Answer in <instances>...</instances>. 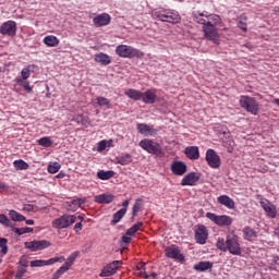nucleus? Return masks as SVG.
<instances>
[{
	"instance_id": "f257e3e1",
	"label": "nucleus",
	"mask_w": 279,
	"mask_h": 279,
	"mask_svg": "<svg viewBox=\"0 0 279 279\" xmlns=\"http://www.w3.org/2000/svg\"><path fill=\"white\" fill-rule=\"evenodd\" d=\"M196 23L203 25V32L205 38L209 39L216 45H219V32L217 25L221 23V17L218 14H208V12H203L195 15Z\"/></svg>"
},
{
	"instance_id": "f03ea898",
	"label": "nucleus",
	"mask_w": 279,
	"mask_h": 279,
	"mask_svg": "<svg viewBox=\"0 0 279 279\" xmlns=\"http://www.w3.org/2000/svg\"><path fill=\"white\" fill-rule=\"evenodd\" d=\"M216 246L220 252H229L232 255H242L241 242L239 235H236L234 231L228 233L226 240L219 236Z\"/></svg>"
},
{
	"instance_id": "7ed1b4c3",
	"label": "nucleus",
	"mask_w": 279,
	"mask_h": 279,
	"mask_svg": "<svg viewBox=\"0 0 279 279\" xmlns=\"http://www.w3.org/2000/svg\"><path fill=\"white\" fill-rule=\"evenodd\" d=\"M151 17L172 24L180 23L181 21L180 13L177 10L171 9H155L151 11Z\"/></svg>"
},
{
	"instance_id": "20e7f679",
	"label": "nucleus",
	"mask_w": 279,
	"mask_h": 279,
	"mask_svg": "<svg viewBox=\"0 0 279 279\" xmlns=\"http://www.w3.org/2000/svg\"><path fill=\"white\" fill-rule=\"evenodd\" d=\"M81 252L76 251L73 253H70V255L68 256V258L65 259L64 257V263L62 266H60L58 268L57 271H54L52 279H60L62 278V276L70 270V268H72V266L74 265L75 260L77 259V257L80 256Z\"/></svg>"
},
{
	"instance_id": "39448f33",
	"label": "nucleus",
	"mask_w": 279,
	"mask_h": 279,
	"mask_svg": "<svg viewBox=\"0 0 279 279\" xmlns=\"http://www.w3.org/2000/svg\"><path fill=\"white\" fill-rule=\"evenodd\" d=\"M116 53L120 58H141L144 56L137 48L131 47L130 45H118Z\"/></svg>"
},
{
	"instance_id": "423d86ee",
	"label": "nucleus",
	"mask_w": 279,
	"mask_h": 279,
	"mask_svg": "<svg viewBox=\"0 0 279 279\" xmlns=\"http://www.w3.org/2000/svg\"><path fill=\"white\" fill-rule=\"evenodd\" d=\"M240 106L245 111L251 112V114L256 116L259 112V104L252 96H240Z\"/></svg>"
},
{
	"instance_id": "0eeeda50",
	"label": "nucleus",
	"mask_w": 279,
	"mask_h": 279,
	"mask_svg": "<svg viewBox=\"0 0 279 279\" xmlns=\"http://www.w3.org/2000/svg\"><path fill=\"white\" fill-rule=\"evenodd\" d=\"M76 219V215L64 214L61 217L52 220V228L63 230L64 228H69L70 226L74 225Z\"/></svg>"
},
{
	"instance_id": "6e6552de",
	"label": "nucleus",
	"mask_w": 279,
	"mask_h": 279,
	"mask_svg": "<svg viewBox=\"0 0 279 279\" xmlns=\"http://www.w3.org/2000/svg\"><path fill=\"white\" fill-rule=\"evenodd\" d=\"M140 147H142V149L153 155L159 156L162 154V148L160 144H158L157 142H154V140H150V138L141 140Z\"/></svg>"
},
{
	"instance_id": "1a4fd4ad",
	"label": "nucleus",
	"mask_w": 279,
	"mask_h": 279,
	"mask_svg": "<svg viewBox=\"0 0 279 279\" xmlns=\"http://www.w3.org/2000/svg\"><path fill=\"white\" fill-rule=\"evenodd\" d=\"M122 265L123 260H112V263H109V265L104 266L102 270L99 274L100 278H110V276L117 274Z\"/></svg>"
},
{
	"instance_id": "9d476101",
	"label": "nucleus",
	"mask_w": 279,
	"mask_h": 279,
	"mask_svg": "<svg viewBox=\"0 0 279 279\" xmlns=\"http://www.w3.org/2000/svg\"><path fill=\"white\" fill-rule=\"evenodd\" d=\"M0 34L14 38L17 34V23L13 20L4 21L0 26Z\"/></svg>"
},
{
	"instance_id": "9b49d317",
	"label": "nucleus",
	"mask_w": 279,
	"mask_h": 279,
	"mask_svg": "<svg viewBox=\"0 0 279 279\" xmlns=\"http://www.w3.org/2000/svg\"><path fill=\"white\" fill-rule=\"evenodd\" d=\"M206 218L215 222L217 226H231L233 221L230 215H216L211 214V211L206 214Z\"/></svg>"
},
{
	"instance_id": "f8f14e48",
	"label": "nucleus",
	"mask_w": 279,
	"mask_h": 279,
	"mask_svg": "<svg viewBox=\"0 0 279 279\" xmlns=\"http://www.w3.org/2000/svg\"><path fill=\"white\" fill-rule=\"evenodd\" d=\"M205 160L208 163L209 168L219 169L221 166V157H219L217 150L215 149L206 150Z\"/></svg>"
},
{
	"instance_id": "ddd939ff",
	"label": "nucleus",
	"mask_w": 279,
	"mask_h": 279,
	"mask_svg": "<svg viewBox=\"0 0 279 279\" xmlns=\"http://www.w3.org/2000/svg\"><path fill=\"white\" fill-rule=\"evenodd\" d=\"M65 260L64 255H60V257H51L50 259H35L31 262L32 267H40V266H52L56 263H63Z\"/></svg>"
},
{
	"instance_id": "4468645a",
	"label": "nucleus",
	"mask_w": 279,
	"mask_h": 279,
	"mask_svg": "<svg viewBox=\"0 0 279 279\" xmlns=\"http://www.w3.org/2000/svg\"><path fill=\"white\" fill-rule=\"evenodd\" d=\"M144 222H136L126 230V233L121 236L123 243L129 244L132 241V236L136 235L142 230Z\"/></svg>"
},
{
	"instance_id": "2eb2a0df",
	"label": "nucleus",
	"mask_w": 279,
	"mask_h": 279,
	"mask_svg": "<svg viewBox=\"0 0 279 279\" xmlns=\"http://www.w3.org/2000/svg\"><path fill=\"white\" fill-rule=\"evenodd\" d=\"M260 205L267 217H269L270 219H276L278 215L277 207L272 203H270V201H268L267 198H262Z\"/></svg>"
},
{
	"instance_id": "dca6fc26",
	"label": "nucleus",
	"mask_w": 279,
	"mask_h": 279,
	"mask_svg": "<svg viewBox=\"0 0 279 279\" xmlns=\"http://www.w3.org/2000/svg\"><path fill=\"white\" fill-rule=\"evenodd\" d=\"M49 246H51V242L46 240L25 242V247L31 250L32 252L46 250V248H49Z\"/></svg>"
},
{
	"instance_id": "f3484780",
	"label": "nucleus",
	"mask_w": 279,
	"mask_h": 279,
	"mask_svg": "<svg viewBox=\"0 0 279 279\" xmlns=\"http://www.w3.org/2000/svg\"><path fill=\"white\" fill-rule=\"evenodd\" d=\"M165 254L166 257H169L170 259H175L180 262L185 259L184 255L181 253V250L175 245L168 246L165 250Z\"/></svg>"
},
{
	"instance_id": "a211bd4d",
	"label": "nucleus",
	"mask_w": 279,
	"mask_h": 279,
	"mask_svg": "<svg viewBox=\"0 0 279 279\" xmlns=\"http://www.w3.org/2000/svg\"><path fill=\"white\" fill-rule=\"evenodd\" d=\"M171 171L173 175L182 177L187 173V165L181 160H175L171 163Z\"/></svg>"
},
{
	"instance_id": "6ab92c4d",
	"label": "nucleus",
	"mask_w": 279,
	"mask_h": 279,
	"mask_svg": "<svg viewBox=\"0 0 279 279\" xmlns=\"http://www.w3.org/2000/svg\"><path fill=\"white\" fill-rule=\"evenodd\" d=\"M111 20V15L104 12L102 14L95 15L93 22L96 27H106L107 25H110Z\"/></svg>"
},
{
	"instance_id": "aec40b11",
	"label": "nucleus",
	"mask_w": 279,
	"mask_h": 279,
	"mask_svg": "<svg viewBox=\"0 0 279 279\" xmlns=\"http://www.w3.org/2000/svg\"><path fill=\"white\" fill-rule=\"evenodd\" d=\"M136 130L140 134H144V136H156L158 133L157 129L148 123H137Z\"/></svg>"
},
{
	"instance_id": "412c9836",
	"label": "nucleus",
	"mask_w": 279,
	"mask_h": 279,
	"mask_svg": "<svg viewBox=\"0 0 279 279\" xmlns=\"http://www.w3.org/2000/svg\"><path fill=\"white\" fill-rule=\"evenodd\" d=\"M207 239H208V230H207L206 226L199 225L195 231L196 243L206 244Z\"/></svg>"
},
{
	"instance_id": "4be33fe9",
	"label": "nucleus",
	"mask_w": 279,
	"mask_h": 279,
	"mask_svg": "<svg viewBox=\"0 0 279 279\" xmlns=\"http://www.w3.org/2000/svg\"><path fill=\"white\" fill-rule=\"evenodd\" d=\"M199 179L201 174L195 173V171L187 173L181 180V186H195Z\"/></svg>"
},
{
	"instance_id": "5701e85b",
	"label": "nucleus",
	"mask_w": 279,
	"mask_h": 279,
	"mask_svg": "<svg viewBox=\"0 0 279 279\" xmlns=\"http://www.w3.org/2000/svg\"><path fill=\"white\" fill-rule=\"evenodd\" d=\"M142 100L144 104H155L157 100V88H148L145 93H142Z\"/></svg>"
},
{
	"instance_id": "b1692460",
	"label": "nucleus",
	"mask_w": 279,
	"mask_h": 279,
	"mask_svg": "<svg viewBox=\"0 0 279 279\" xmlns=\"http://www.w3.org/2000/svg\"><path fill=\"white\" fill-rule=\"evenodd\" d=\"M184 153L190 160H198L201 158V151L197 146H187Z\"/></svg>"
},
{
	"instance_id": "393cba45",
	"label": "nucleus",
	"mask_w": 279,
	"mask_h": 279,
	"mask_svg": "<svg viewBox=\"0 0 279 279\" xmlns=\"http://www.w3.org/2000/svg\"><path fill=\"white\" fill-rule=\"evenodd\" d=\"M114 201V195L111 193H102L101 195L95 196V203L98 204H111Z\"/></svg>"
},
{
	"instance_id": "a878e982",
	"label": "nucleus",
	"mask_w": 279,
	"mask_h": 279,
	"mask_svg": "<svg viewBox=\"0 0 279 279\" xmlns=\"http://www.w3.org/2000/svg\"><path fill=\"white\" fill-rule=\"evenodd\" d=\"M218 203L222 204V206H226V208H229V209L235 208V203L233 198H231V196H228V195L218 196Z\"/></svg>"
},
{
	"instance_id": "bb28decb",
	"label": "nucleus",
	"mask_w": 279,
	"mask_h": 279,
	"mask_svg": "<svg viewBox=\"0 0 279 279\" xmlns=\"http://www.w3.org/2000/svg\"><path fill=\"white\" fill-rule=\"evenodd\" d=\"M94 60L101 65H110V63H112V59L110 58V56L106 54L105 52H99L98 54H95Z\"/></svg>"
},
{
	"instance_id": "cd10ccee",
	"label": "nucleus",
	"mask_w": 279,
	"mask_h": 279,
	"mask_svg": "<svg viewBox=\"0 0 279 279\" xmlns=\"http://www.w3.org/2000/svg\"><path fill=\"white\" fill-rule=\"evenodd\" d=\"M124 95H126L131 100L140 101L143 98V93L141 90H137L136 88H128L124 92Z\"/></svg>"
},
{
	"instance_id": "c85d7f7f",
	"label": "nucleus",
	"mask_w": 279,
	"mask_h": 279,
	"mask_svg": "<svg viewBox=\"0 0 279 279\" xmlns=\"http://www.w3.org/2000/svg\"><path fill=\"white\" fill-rule=\"evenodd\" d=\"M213 263L210 260H201L196 265H194V270L196 271H207L211 270L213 268Z\"/></svg>"
},
{
	"instance_id": "c756f323",
	"label": "nucleus",
	"mask_w": 279,
	"mask_h": 279,
	"mask_svg": "<svg viewBox=\"0 0 279 279\" xmlns=\"http://www.w3.org/2000/svg\"><path fill=\"white\" fill-rule=\"evenodd\" d=\"M243 236L244 239H246V241H253V239H256V236H258V233L256 230H254V228L247 226L243 229Z\"/></svg>"
},
{
	"instance_id": "7c9ffc66",
	"label": "nucleus",
	"mask_w": 279,
	"mask_h": 279,
	"mask_svg": "<svg viewBox=\"0 0 279 279\" xmlns=\"http://www.w3.org/2000/svg\"><path fill=\"white\" fill-rule=\"evenodd\" d=\"M44 44L48 47H58V45L60 44V39H58L57 36L49 35L44 37Z\"/></svg>"
},
{
	"instance_id": "2f4dec72",
	"label": "nucleus",
	"mask_w": 279,
	"mask_h": 279,
	"mask_svg": "<svg viewBox=\"0 0 279 279\" xmlns=\"http://www.w3.org/2000/svg\"><path fill=\"white\" fill-rule=\"evenodd\" d=\"M143 207V198H136L133 209H132V219L134 220L136 215L141 211Z\"/></svg>"
},
{
	"instance_id": "473e14b6",
	"label": "nucleus",
	"mask_w": 279,
	"mask_h": 279,
	"mask_svg": "<svg viewBox=\"0 0 279 279\" xmlns=\"http://www.w3.org/2000/svg\"><path fill=\"white\" fill-rule=\"evenodd\" d=\"M9 216L15 222H22V220H26V217H24V215L22 214H19V211H16L15 209H10Z\"/></svg>"
},
{
	"instance_id": "72a5a7b5",
	"label": "nucleus",
	"mask_w": 279,
	"mask_h": 279,
	"mask_svg": "<svg viewBox=\"0 0 279 279\" xmlns=\"http://www.w3.org/2000/svg\"><path fill=\"white\" fill-rule=\"evenodd\" d=\"M117 162L121 163V166H128V163L132 162V157L129 153L122 155L121 157H117Z\"/></svg>"
},
{
	"instance_id": "f704fd0d",
	"label": "nucleus",
	"mask_w": 279,
	"mask_h": 279,
	"mask_svg": "<svg viewBox=\"0 0 279 279\" xmlns=\"http://www.w3.org/2000/svg\"><path fill=\"white\" fill-rule=\"evenodd\" d=\"M97 177L100 180H110V179H112V177H114V171L100 170L97 172Z\"/></svg>"
},
{
	"instance_id": "c9c22d12",
	"label": "nucleus",
	"mask_w": 279,
	"mask_h": 279,
	"mask_svg": "<svg viewBox=\"0 0 279 279\" xmlns=\"http://www.w3.org/2000/svg\"><path fill=\"white\" fill-rule=\"evenodd\" d=\"M37 144L43 147H51L53 142L49 136H43L41 138L37 140Z\"/></svg>"
},
{
	"instance_id": "e433bc0d",
	"label": "nucleus",
	"mask_w": 279,
	"mask_h": 279,
	"mask_svg": "<svg viewBox=\"0 0 279 279\" xmlns=\"http://www.w3.org/2000/svg\"><path fill=\"white\" fill-rule=\"evenodd\" d=\"M126 215V209H119L116 214H113V219L112 222L113 225H118V222H120L121 219H123V217Z\"/></svg>"
},
{
	"instance_id": "4c0bfd02",
	"label": "nucleus",
	"mask_w": 279,
	"mask_h": 279,
	"mask_svg": "<svg viewBox=\"0 0 279 279\" xmlns=\"http://www.w3.org/2000/svg\"><path fill=\"white\" fill-rule=\"evenodd\" d=\"M16 84L21 85V87H23V89H25L27 93H32V90H33V88L29 85L28 80L16 78Z\"/></svg>"
},
{
	"instance_id": "58836bf2",
	"label": "nucleus",
	"mask_w": 279,
	"mask_h": 279,
	"mask_svg": "<svg viewBox=\"0 0 279 279\" xmlns=\"http://www.w3.org/2000/svg\"><path fill=\"white\" fill-rule=\"evenodd\" d=\"M0 223L2 226H5L7 228H13L12 220L9 219V217H7V215H4V214H0Z\"/></svg>"
},
{
	"instance_id": "ea45409f",
	"label": "nucleus",
	"mask_w": 279,
	"mask_h": 279,
	"mask_svg": "<svg viewBox=\"0 0 279 279\" xmlns=\"http://www.w3.org/2000/svg\"><path fill=\"white\" fill-rule=\"evenodd\" d=\"M13 166L17 170L28 169L29 163L25 162V160H14Z\"/></svg>"
},
{
	"instance_id": "a19ab883",
	"label": "nucleus",
	"mask_w": 279,
	"mask_h": 279,
	"mask_svg": "<svg viewBox=\"0 0 279 279\" xmlns=\"http://www.w3.org/2000/svg\"><path fill=\"white\" fill-rule=\"evenodd\" d=\"M238 27H240L244 32H247V17H246V15H241V17L238 21Z\"/></svg>"
},
{
	"instance_id": "79ce46f5",
	"label": "nucleus",
	"mask_w": 279,
	"mask_h": 279,
	"mask_svg": "<svg viewBox=\"0 0 279 279\" xmlns=\"http://www.w3.org/2000/svg\"><path fill=\"white\" fill-rule=\"evenodd\" d=\"M13 232L17 233V235H23L24 233H31L34 232L33 228H13Z\"/></svg>"
},
{
	"instance_id": "37998d69",
	"label": "nucleus",
	"mask_w": 279,
	"mask_h": 279,
	"mask_svg": "<svg viewBox=\"0 0 279 279\" xmlns=\"http://www.w3.org/2000/svg\"><path fill=\"white\" fill-rule=\"evenodd\" d=\"M60 168H61V163L59 162L49 163L48 172L51 174L58 173Z\"/></svg>"
},
{
	"instance_id": "c03bdc74",
	"label": "nucleus",
	"mask_w": 279,
	"mask_h": 279,
	"mask_svg": "<svg viewBox=\"0 0 279 279\" xmlns=\"http://www.w3.org/2000/svg\"><path fill=\"white\" fill-rule=\"evenodd\" d=\"M0 248H1V254L2 255L8 254V251H9V248H8V239H5V238L0 239Z\"/></svg>"
},
{
	"instance_id": "a18cd8bd",
	"label": "nucleus",
	"mask_w": 279,
	"mask_h": 279,
	"mask_svg": "<svg viewBox=\"0 0 279 279\" xmlns=\"http://www.w3.org/2000/svg\"><path fill=\"white\" fill-rule=\"evenodd\" d=\"M97 104L98 106H107L108 108H110V100H108V98H105L104 96H98L97 98Z\"/></svg>"
},
{
	"instance_id": "49530a36",
	"label": "nucleus",
	"mask_w": 279,
	"mask_h": 279,
	"mask_svg": "<svg viewBox=\"0 0 279 279\" xmlns=\"http://www.w3.org/2000/svg\"><path fill=\"white\" fill-rule=\"evenodd\" d=\"M21 75L23 80H28V77L32 75L31 66H26L25 69H22Z\"/></svg>"
},
{
	"instance_id": "de8ad7c7",
	"label": "nucleus",
	"mask_w": 279,
	"mask_h": 279,
	"mask_svg": "<svg viewBox=\"0 0 279 279\" xmlns=\"http://www.w3.org/2000/svg\"><path fill=\"white\" fill-rule=\"evenodd\" d=\"M107 147V140H101L100 142H98V151H105Z\"/></svg>"
},
{
	"instance_id": "09e8293b",
	"label": "nucleus",
	"mask_w": 279,
	"mask_h": 279,
	"mask_svg": "<svg viewBox=\"0 0 279 279\" xmlns=\"http://www.w3.org/2000/svg\"><path fill=\"white\" fill-rule=\"evenodd\" d=\"M72 204H73L74 208H81L83 201H82V198H74L72 201Z\"/></svg>"
},
{
	"instance_id": "8fccbe9b",
	"label": "nucleus",
	"mask_w": 279,
	"mask_h": 279,
	"mask_svg": "<svg viewBox=\"0 0 279 279\" xmlns=\"http://www.w3.org/2000/svg\"><path fill=\"white\" fill-rule=\"evenodd\" d=\"M83 230V225H82V222H76L75 225H74V231L76 232V233H78V232H81Z\"/></svg>"
},
{
	"instance_id": "3c124183",
	"label": "nucleus",
	"mask_w": 279,
	"mask_h": 279,
	"mask_svg": "<svg viewBox=\"0 0 279 279\" xmlns=\"http://www.w3.org/2000/svg\"><path fill=\"white\" fill-rule=\"evenodd\" d=\"M23 209H25L26 211H34V205L33 204H25L23 206Z\"/></svg>"
},
{
	"instance_id": "603ef678",
	"label": "nucleus",
	"mask_w": 279,
	"mask_h": 279,
	"mask_svg": "<svg viewBox=\"0 0 279 279\" xmlns=\"http://www.w3.org/2000/svg\"><path fill=\"white\" fill-rule=\"evenodd\" d=\"M7 190H9V185L4 182H0V192H5Z\"/></svg>"
},
{
	"instance_id": "864d4df0",
	"label": "nucleus",
	"mask_w": 279,
	"mask_h": 279,
	"mask_svg": "<svg viewBox=\"0 0 279 279\" xmlns=\"http://www.w3.org/2000/svg\"><path fill=\"white\" fill-rule=\"evenodd\" d=\"M129 204H130V201H124L123 204H122L123 207H121V208H122V209H125V214H126V211H128V206H129Z\"/></svg>"
},
{
	"instance_id": "5fc2aeb1",
	"label": "nucleus",
	"mask_w": 279,
	"mask_h": 279,
	"mask_svg": "<svg viewBox=\"0 0 279 279\" xmlns=\"http://www.w3.org/2000/svg\"><path fill=\"white\" fill-rule=\"evenodd\" d=\"M26 225L34 226L35 225V220L34 219H28V220H26Z\"/></svg>"
},
{
	"instance_id": "6e6d98bb",
	"label": "nucleus",
	"mask_w": 279,
	"mask_h": 279,
	"mask_svg": "<svg viewBox=\"0 0 279 279\" xmlns=\"http://www.w3.org/2000/svg\"><path fill=\"white\" fill-rule=\"evenodd\" d=\"M141 276H142V278H145V279H148V278H149L148 274H146L145 270H144V271H141Z\"/></svg>"
},
{
	"instance_id": "4d7b16f0",
	"label": "nucleus",
	"mask_w": 279,
	"mask_h": 279,
	"mask_svg": "<svg viewBox=\"0 0 279 279\" xmlns=\"http://www.w3.org/2000/svg\"><path fill=\"white\" fill-rule=\"evenodd\" d=\"M80 220V222L82 223L83 222V220H84V217H82V215H78V216H76V220Z\"/></svg>"
},
{
	"instance_id": "13d9d810",
	"label": "nucleus",
	"mask_w": 279,
	"mask_h": 279,
	"mask_svg": "<svg viewBox=\"0 0 279 279\" xmlns=\"http://www.w3.org/2000/svg\"><path fill=\"white\" fill-rule=\"evenodd\" d=\"M144 266H145V265L137 266V269H140V270H142V269L145 270Z\"/></svg>"
},
{
	"instance_id": "bf43d9fd",
	"label": "nucleus",
	"mask_w": 279,
	"mask_h": 279,
	"mask_svg": "<svg viewBox=\"0 0 279 279\" xmlns=\"http://www.w3.org/2000/svg\"><path fill=\"white\" fill-rule=\"evenodd\" d=\"M274 102H275L277 106H279V98H276V99L274 100Z\"/></svg>"
},
{
	"instance_id": "052dcab7",
	"label": "nucleus",
	"mask_w": 279,
	"mask_h": 279,
	"mask_svg": "<svg viewBox=\"0 0 279 279\" xmlns=\"http://www.w3.org/2000/svg\"><path fill=\"white\" fill-rule=\"evenodd\" d=\"M151 277H153V278H157V274H156V272H153V274H151Z\"/></svg>"
},
{
	"instance_id": "680f3d73",
	"label": "nucleus",
	"mask_w": 279,
	"mask_h": 279,
	"mask_svg": "<svg viewBox=\"0 0 279 279\" xmlns=\"http://www.w3.org/2000/svg\"><path fill=\"white\" fill-rule=\"evenodd\" d=\"M1 71H2V66H0V73H1Z\"/></svg>"
},
{
	"instance_id": "e2e57ef3",
	"label": "nucleus",
	"mask_w": 279,
	"mask_h": 279,
	"mask_svg": "<svg viewBox=\"0 0 279 279\" xmlns=\"http://www.w3.org/2000/svg\"><path fill=\"white\" fill-rule=\"evenodd\" d=\"M1 263H2V259H0V265H1Z\"/></svg>"
}]
</instances>
